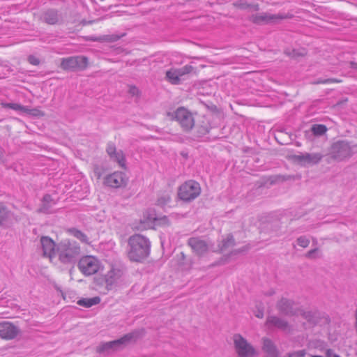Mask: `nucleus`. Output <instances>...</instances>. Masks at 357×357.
Wrapping results in <instances>:
<instances>
[{
    "instance_id": "obj_1",
    "label": "nucleus",
    "mask_w": 357,
    "mask_h": 357,
    "mask_svg": "<svg viewBox=\"0 0 357 357\" xmlns=\"http://www.w3.org/2000/svg\"><path fill=\"white\" fill-rule=\"evenodd\" d=\"M128 257L134 261H141L146 259L149 253L151 242L149 238L141 234H135L128 239Z\"/></svg>"
},
{
    "instance_id": "obj_2",
    "label": "nucleus",
    "mask_w": 357,
    "mask_h": 357,
    "mask_svg": "<svg viewBox=\"0 0 357 357\" xmlns=\"http://www.w3.org/2000/svg\"><path fill=\"white\" fill-rule=\"evenodd\" d=\"M356 151V144L346 140H339L330 147L328 157L331 160L342 162L349 158Z\"/></svg>"
},
{
    "instance_id": "obj_3",
    "label": "nucleus",
    "mask_w": 357,
    "mask_h": 357,
    "mask_svg": "<svg viewBox=\"0 0 357 357\" xmlns=\"http://www.w3.org/2000/svg\"><path fill=\"white\" fill-rule=\"evenodd\" d=\"M80 248L78 243L74 241L64 240L57 245V254L60 261L68 264L79 255Z\"/></svg>"
},
{
    "instance_id": "obj_4",
    "label": "nucleus",
    "mask_w": 357,
    "mask_h": 357,
    "mask_svg": "<svg viewBox=\"0 0 357 357\" xmlns=\"http://www.w3.org/2000/svg\"><path fill=\"white\" fill-rule=\"evenodd\" d=\"M167 116L178 122L183 130L190 131L195 126V115L188 109L179 107L172 112H168Z\"/></svg>"
},
{
    "instance_id": "obj_5",
    "label": "nucleus",
    "mask_w": 357,
    "mask_h": 357,
    "mask_svg": "<svg viewBox=\"0 0 357 357\" xmlns=\"http://www.w3.org/2000/svg\"><path fill=\"white\" fill-rule=\"evenodd\" d=\"M144 333L143 329L135 330L131 333L125 335L119 340L106 342L100 347V351H109L110 349L117 350L124 347L129 343L134 342L139 337H142Z\"/></svg>"
},
{
    "instance_id": "obj_6",
    "label": "nucleus",
    "mask_w": 357,
    "mask_h": 357,
    "mask_svg": "<svg viewBox=\"0 0 357 357\" xmlns=\"http://www.w3.org/2000/svg\"><path fill=\"white\" fill-rule=\"evenodd\" d=\"M232 341L238 357H255L258 355L257 349L241 335L234 334Z\"/></svg>"
},
{
    "instance_id": "obj_7",
    "label": "nucleus",
    "mask_w": 357,
    "mask_h": 357,
    "mask_svg": "<svg viewBox=\"0 0 357 357\" xmlns=\"http://www.w3.org/2000/svg\"><path fill=\"white\" fill-rule=\"evenodd\" d=\"M278 308L285 315L301 316L308 321H310L312 317V314L310 312L299 309L291 301L286 298H282L279 301Z\"/></svg>"
},
{
    "instance_id": "obj_8",
    "label": "nucleus",
    "mask_w": 357,
    "mask_h": 357,
    "mask_svg": "<svg viewBox=\"0 0 357 357\" xmlns=\"http://www.w3.org/2000/svg\"><path fill=\"white\" fill-rule=\"evenodd\" d=\"M79 271L86 276L92 275L102 268L100 261L92 255L82 257L78 263Z\"/></svg>"
},
{
    "instance_id": "obj_9",
    "label": "nucleus",
    "mask_w": 357,
    "mask_h": 357,
    "mask_svg": "<svg viewBox=\"0 0 357 357\" xmlns=\"http://www.w3.org/2000/svg\"><path fill=\"white\" fill-rule=\"evenodd\" d=\"M200 192L199 184L194 181H188L180 186L178 197L183 201L190 202L197 198Z\"/></svg>"
},
{
    "instance_id": "obj_10",
    "label": "nucleus",
    "mask_w": 357,
    "mask_h": 357,
    "mask_svg": "<svg viewBox=\"0 0 357 357\" xmlns=\"http://www.w3.org/2000/svg\"><path fill=\"white\" fill-rule=\"evenodd\" d=\"M87 66V59L85 56H70L61 59V68L65 70H75L84 69Z\"/></svg>"
},
{
    "instance_id": "obj_11",
    "label": "nucleus",
    "mask_w": 357,
    "mask_h": 357,
    "mask_svg": "<svg viewBox=\"0 0 357 357\" xmlns=\"http://www.w3.org/2000/svg\"><path fill=\"white\" fill-rule=\"evenodd\" d=\"M192 70L191 66H185L181 68H171L166 72V79L172 84H178L182 77Z\"/></svg>"
},
{
    "instance_id": "obj_12",
    "label": "nucleus",
    "mask_w": 357,
    "mask_h": 357,
    "mask_svg": "<svg viewBox=\"0 0 357 357\" xmlns=\"http://www.w3.org/2000/svg\"><path fill=\"white\" fill-rule=\"evenodd\" d=\"M40 243L43 256L53 261L57 254V247L56 248L54 241L48 236H42Z\"/></svg>"
},
{
    "instance_id": "obj_13",
    "label": "nucleus",
    "mask_w": 357,
    "mask_h": 357,
    "mask_svg": "<svg viewBox=\"0 0 357 357\" xmlns=\"http://www.w3.org/2000/svg\"><path fill=\"white\" fill-rule=\"evenodd\" d=\"M156 214L153 210H147L143 213L138 225L135 227L138 230H146L155 227Z\"/></svg>"
},
{
    "instance_id": "obj_14",
    "label": "nucleus",
    "mask_w": 357,
    "mask_h": 357,
    "mask_svg": "<svg viewBox=\"0 0 357 357\" xmlns=\"http://www.w3.org/2000/svg\"><path fill=\"white\" fill-rule=\"evenodd\" d=\"M127 178L126 174L121 172H115L104 179V183L112 188H120L126 185Z\"/></svg>"
},
{
    "instance_id": "obj_15",
    "label": "nucleus",
    "mask_w": 357,
    "mask_h": 357,
    "mask_svg": "<svg viewBox=\"0 0 357 357\" xmlns=\"http://www.w3.org/2000/svg\"><path fill=\"white\" fill-rule=\"evenodd\" d=\"M286 18V15L282 14L273 15L268 13H261L253 15L252 21L257 24L274 23Z\"/></svg>"
},
{
    "instance_id": "obj_16",
    "label": "nucleus",
    "mask_w": 357,
    "mask_h": 357,
    "mask_svg": "<svg viewBox=\"0 0 357 357\" xmlns=\"http://www.w3.org/2000/svg\"><path fill=\"white\" fill-rule=\"evenodd\" d=\"M188 245L194 252L198 255H202L208 252L210 245L204 240L199 238H190L188 240Z\"/></svg>"
},
{
    "instance_id": "obj_17",
    "label": "nucleus",
    "mask_w": 357,
    "mask_h": 357,
    "mask_svg": "<svg viewBox=\"0 0 357 357\" xmlns=\"http://www.w3.org/2000/svg\"><path fill=\"white\" fill-rule=\"evenodd\" d=\"M19 331L13 324L3 321L0 323V337L3 339L11 340L15 338Z\"/></svg>"
},
{
    "instance_id": "obj_18",
    "label": "nucleus",
    "mask_w": 357,
    "mask_h": 357,
    "mask_svg": "<svg viewBox=\"0 0 357 357\" xmlns=\"http://www.w3.org/2000/svg\"><path fill=\"white\" fill-rule=\"evenodd\" d=\"M322 158V155L319 153H300L295 155V159L303 165H314L318 163Z\"/></svg>"
},
{
    "instance_id": "obj_19",
    "label": "nucleus",
    "mask_w": 357,
    "mask_h": 357,
    "mask_svg": "<svg viewBox=\"0 0 357 357\" xmlns=\"http://www.w3.org/2000/svg\"><path fill=\"white\" fill-rule=\"evenodd\" d=\"M121 276V273L119 269L112 268L107 272L105 275L107 291L112 290L116 285Z\"/></svg>"
},
{
    "instance_id": "obj_20",
    "label": "nucleus",
    "mask_w": 357,
    "mask_h": 357,
    "mask_svg": "<svg viewBox=\"0 0 357 357\" xmlns=\"http://www.w3.org/2000/svg\"><path fill=\"white\" fill-rule=\"evenodd\" d=\"M107 153L111 159L118 162L120 167H126L125 156L122 151H116V147L113 144H108L107 147Z\"/></svg>"
},
{
    "instance_id": "obj_21",
    "label": "nucleus",
    "mask_w": 357,
    "mask_h": 357,
    "mask_svg": "<svg viewBox=\"0 0 357 357\" xmlns=\"http://www.w3.org/2000/svg\"><path fill=\"white\" fill-rule=\"evenodd\" d=\"M266 325L269 328L275 327L284 331L289 330L288 323L284 319L275 316L268 317L266 319Z\"/></svg>"
},
{
    "instance_id": "obj_22",
    "label": "nucleus",
    "mask_w": 357,
    "mask_h": 357,
    "mask_svg": "<svg viewBox=\"0 0 357 357\" xmlns=\"http://www.w3.org/2000/svg\"><path fill=\"white\" fill-rule=\"evenodd\" d=\"M13 213L7 208L5 204L0 202V227H8L11 225Z\"/></svg>"
},
{
    "instance_id": "obj_23",
    "label": "nucleus",
    "mask_w": 357,
    "mask_h": 357,
    "mask_svg": "<svg viewBox=\"0 0 357 357\" xmlns=\"http://www.w3.org/2000/svg\"><path fill=\"white\" fill-rule=\"evenodd\" d=\"M262 350L266 354V357H277L278 351L273 342L268 338L262 339Z\"/></svg>"
},
{
    "instance_id": "obj_24",
    "label": "nucleus",
    "mask_w": 357,
    "mask_h": 357,
    "mask_svg": "<svg viewBox=\"0 0 357 357\" xmlns=\"http://www.w3.org/2000/svg\"><path fill=\"white\" fill-rule=\"evenodd\" d=\"M100 301L101 299L99 296H95L93 298H84L79 299L77 301V304L84 307H91L93 305L99 304Z\"/></svg>"
},
{
    "instance_id": "obj_25",
    "label": "nucleus",
    "mask_w": 357,
    "mask_h": 357,
    "mask_svg": "<svg viewBox=\"0 0 357 357\" xmlns=\"http://www.w3.org/2000/svg\"><path fill=\"white\" fill-rule=\"evenodd\" d=\"M234 245L235 243L233 236L228 234L222 238L221 243L218 246L220 251L224 252L232 248Z\"/></svg>"
},
{
    "instance_id": "obj_26",
    "label": "nucleus",
    "mask_w": 357,
    "mask_h": 357,
    "mask_svg": "<svg viewBox=\"0 0 357 357\" xmlns=\"http://www.w3.org/2000/svg\"><path fill=\"white\" fill-rule=\"evenodd\" d=\"M44 20L50 24H54L58 22V15L55 10H48L44 14Z\"/></svg>"
},
{
    "instance_id": "obj_27",
    "label": "nucleus",
    "mask_w": 357,
    "mask_h": 357,
    "mask_svg": "<svg viewBox=\"0 0 357 357\" xmlns=\"http://www.w3.org/2000/svg\"><path fill=\"white\" fill-rule=\"evenodd\" d=\"M249 249V247L245 245L238 249H235L231 251L228 256H227L225 259V262H228L230 259H233L234 257H236L238 255L245 252Z\"/></svg>"
},
{
    "instance_id": "obj_28",
    "label": "nucleus",
    "mask_w": 357,
    "mask_h": 357,
    "mask_svg": "<svg viewBox=\"0 0 357 357\" xmlns=\"http://www.w3.org/2000/svg\"><path fill=\"white\" fill-rule=\"evenodd\" d=\"M70 233L73 236H75V238L79 239L81 242L84 243H89L88 237L81 231L75 229H73L70 230Z\"/></svg>"
},
{
    "instance_id": "obj_29",
    "label": "nucleus",
    "mask_w": 357,
    "mask_h": 357,
    "mask_svg": "<svg viewBox=\"0 0 357 357\" xmlns=\"http://www.w3.org/2000/svg\"><path fill=\"white\" fill-rule=\"evenodd\" d=\"M3 107L10 108L13 110L20 111L22 112H27L28 108L26 107H24L20 104L17 103H3L2 104Z\"/></svg>"
},
{
    "instance_id": "obj_30",
    "label": "nucleus",
    "mask_w": 357,
    "mask_h": 357,
    "mask_svg": "<svg viewBox=\"0 0 357 357\" xmlns=\"http://www.w3.org/2000/svg\"><path fill=\"white\" fill-rule=\"evenodd\" d=\"M170 225L171 222L167 216L157 217L155 227H169Z\"/></svg>"
},
{
    "instance_id": "obj_31",
    "label": "nucleus",
    "mask_w": 357,
    "mask_h": 357,
    "mask_svg": "<svg viewBox=\"0 0 357 357\" xmlns=\"http://www.w3.org/2000/svg\"><path fill=\"white\" fill-rule=\"evenodd\" d=\"M312 132H313L314 135H324L327 129L326 128L325 126L324 125H314L312 127Z\"/></svg>"
},
{
    "instance_id": "obj_32",
    "label": "nucleus",
    "mask_w": 357,
    "mask_h": 357,
    "mask_svg": "<svg viewBox=\"0 0 357 357\" xmlns=\"http://www.w3.org/2000/svg\"><path fill=\"white\" fill-rule=\"evenodd\" d=\"M170 202V196L169 194H163L160 195L157 200V204L158 206H165Z\"/></svg>"
},
{
    "instance_id": "obj_33",
    "label": "nucleus",
    "mask_w": 357,
    "mask_h": 357,
    "mask_svg": "<svg viewBox=\"0 0 357 357\" xmlns=\"http://www.w3.org/2000/svg\"><path fill=\"white\" fill-rule=\"evenodd\" d=\"M297 243L299 246L305 248L310 244V240L306 236H301L297 238Z\"/></svg>"
},
{
    "instance_id": "obj_34",
    "label": "nucleus",
    "mask_w": 357,
    "mask_h": 357,
    "mask_svg": "<svg viewBox=\"0 0 357 357\" xmlns=\"http://www.w3.org/2000/svg\"><path fill=\"white\" fill-rule=\"evenodd\" d=\"M305 350H300L289 354L288 357H305Z\"/></svg>"
},
{
    "instance_id": "obj_35",
    "label": "nucleus",
    "mask_w": 357,
    "mask_h": 357,
    "mask_svg": "<svg viewBox=\"0 0 357 357\" xmlns=\"http://www.w3.org/2000/svg\"><path fill=\"white\" fill-rule=\"evenodd\" d=\"M28 61L31 64L34 66H38L40 64V60L33 55H31L28 57Z\"/></svg>"
},
{
    "instance_id": "obj_36",
    "label": "nucleus",
    "mask_w": 357,
    "mask_h": 357,
    "mask_svg": "<svg viewBox=\"0 0 357 357\" xmlns=\"http://www.w3.org/2000/svg\"><path fill=\"white\" fill-rule=\"evenodd\" d=\"M26 113L31 114L33 116H43V113L38 109H28V112Z\"/></svg>"
},
{
    "instance_id": "obj_37",
    "label": "nucleus",
    "mask_w": 357,
    "mask_h": 357,
    "mask_svg": "<svg viewBox=\"0 0 357 357\" xmlns=\"http://www.w3.org/2000/svg\"><path fill=\"white\" fill-rule=\"evenodd\" d=\"M318 253H319V250H317V249L311 250L307 253V257L309 258H312V259L316 258L317 257Z\"/></svg>"
},
{
    "instance_id": "obj_38",
    "label": "nucleus",
    "mask_w": 357,
    "mask_h": 357,
    "mask_svg": "<svg viewBox=\"0 0 357 357\" xmlns=\"http://www.w3.org/2000/svg\"><path fill=\"white\" fill-rule=\"evenodd\" d=\"M326 357H340L335 354L332 349H327L326 351Z\"/></svg>"
},
{
    "instance_id": "obj_39",
    "label": "nucleus",
    "mask_w": 357,
    "mask_h": 357,
    "mask_svg": "<svg viewBox=\"0 0 357 357\" xmlns=\"http://www.w3.org/2000/svg\"><path fill=\"white\" fill-rule=\"evenodd\" d=\"M129 93L132 96H138L139 91V89L135 86H131L129 89Z\"/></svg>"
},
{
    "instance_id": "obj_40",
    "label": "nucleus",
    "mask_w": 357,
    "mask_h": 357,
    "mask_svg": "<svg viewBox=\"0 0 357 357\" xmlns=\"http://www.w3.org/2000/svg\"><path fill=\"white\" fill-rule=\"evenodd\" d=\"M255 317H257V318H259V319L263 318V317H264V310H263V309H258V310L255 312Z\"/></svg>"
},
{
    "instance_id": "obj_41",
    "label": "nucleus",
    "mask_w": 357,
    "mask_h": 357,
    "mask_svg": "<svg viewBox=\"0 0 357 357\" xmlns=\"http://www.w3.org/2000/svg\"><path fill=\"white\" fill-rule=\"evenodd\" d=\"M94 174L95 176L97 177V178H100L101 175H102V172L100 169V168L98 167H95L94 168Z\"/></svg>"
},
{
    "instance_id": "obj_42",
    "label": "nucleus",
    "mask_w": 357,
    "mask_h": 357,
    "mask_svg": "<svg viewBox=\"0 0 357 357\" xmlns=\"http://www.w3.org/2000/svg\"><path fill=\"white\" fill-rule=\"evenodd\" d=\"M236 5L238 6H239L240 8H247L248 7V5L245 2L243 1H238L236 3Z\"/></svg>"
},
{
    "instance_id": "obj_43",
    "label": "nucleus",
    "mask_w": 357,
    "mask_h": 357,
    "mask_svg": "<svg viewBox=\"0 0 357 357\" xmlns=\"http://www.w3.org/2000/svg\"><path fill=\"white\" fill-rule=\"evenodd\" d=\"M208 132V126H203L201 128V130L199 131V133L201 135H205Z\"/></svg>"
},
{
    "instance_id": "obj_44",
    "label": "nucleus",
    "mask_w": 357,
    "mask_h": 357,
    "mask_svg": "<svg viewBox=\"0 0 357 357\" xmlns=\"http://www.w3.org/2000/svg\"><path fill=\"white\" fill-rule=\"evenodd\" d=\"M333 82H337V81L335 80V79H326V80H319V81L317 82V83H319V84H325V83Z\"/></svg>"
},
{
    "instance_id": "obj_45",
    "label": "nucleus",
    "mask_w": 357,
    "mask_h": 357,
    "mask_svg": "<svg viewBox=\"0 0 357 357\" xmlns=\"http://www.w3.org/2000/svg\"><path fill=\"white\" fill-rule=\"evenodd\" d=\"M50 200H51V197L49 195H47L43 197L44 202H49Z\"/></svg>"
},
{
    "instance_id": "obj_46",
    "label": "nucleus",
    "mask_w": 357,
    "mask_h": 357,
    "mask_svg": "<svg viewBox=\"0 0 357 357\" xmlns=\"http://www.w3.org/2000/svg\"><path fill=\"white\" fill-rule=\"evenodd\" d=\"M350 66L352 68H354V69H356L357 70V63H354V62H351L350 63Z\"/></svg>"
},
{
    "instance_id": "obj_47",
    "label": "nucleus",
    "mask_w": 357,
    "mask_h": 357,
    "mask_svg": "<svg viewBox=\"0 0 357 357\" xmlns=\"http://www.w3.org/2000/svg\"><path fill=\"white\" fill-rule=\"evenodd\" d=\"M90 40H98V38H96L91 37V38H90Z\"/></svg>"
}]
</instances>
